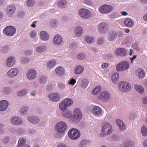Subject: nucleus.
Instances as JSON below:
<instances>
[{"label": "nucleus", "instance_id": "1", "mask_svg": "<svg viewBox=\"0 0 147 147\" xmlns=\"http://www.w3.org/2000/svg\"><path fill=\"white\" fill-rule=\"evenodd\" d=\"M82 117V113L79 108L75 109L73 112L72 116L70 119V121L74 123H78Z\"/></svg>", "mask_w": 147, "mask_h": 147}, {"label": "nucleus", "instance_id": "51", "mask_svg": "<svg viewBox=\"0 0 147 147\" xmlns=\"http://www.w3.org/2000/svg\"><path fill=\"white\" fill-rule=\"evenodd\" d=\"M9 48L8 46L3 47L1 49V51L2 53H6L9 50Z\"/></svg>", "mask_w": 147, "mask_h": 147}, {"label": "nucleus", "instance_id": "61", "mask_svg": "<svg viewBox=\"0 0 147 147\" xmlns=\"http://www.w3.org/2000/svg\"><path fill=\"white\" fill-rule=\"evenodd\" d=\"M9 137L7 136L5 137L3 139V142L4 144H7L8 142L9 141Z\"/></svg>", "mask_w": 147, "mask_h": 147}, {"label": "nucleus", "instance_id": "55", "mask_svg": "<svg viewBox=\"0 0 147 147\" xmlns=\"http://www.w3.org/2000/svg\"><path fill=\"white\" fill-rule=\"evenodd\" d=\"M136 114L135 113L133 112L130 113L128 115L129 119L131 120H134L136 118Z\"/></svg>", "mask_w": 147, "mask_h": 147}, {"label": "nucleus", "instance_id": "18", "mask_svg": "<svg viewBox=\"0 0 147 147\" xmlns=\"http://www.w3.org/2000/svg\"><path fill=\"white\" fill-rule=\"evenodd\" d=\"M16 63V59L12 56L8 57L6 61V65L8 67L13 66Z\"/></svg>", "mask_w": 147, "mask_h": 147}, {"label": "nucleus", "instance_id": "39", "mask_svg": "<svg viewBox=\"0 0 147 147\" xmlns=\"http://www.w3.org/2000/svg\"><path fill=\"white\" fill-rule=\"evenodd\" d=\"M89 84V81L86 79L82 80L81 85V87L83 89H85L87 87Z\"/></svg>", "mask_w": 147, "mask_h": 147}, {"label": "nucleus", "instance_id": "3", "mask_svg": "<svg viewBox=\"0 0 147 147\" xmlns=\"http://www.w3.org/2000/svg\"><path fill=\"white\" fill-rule=\"evenodd\" d=\"M73 100L70 98H66L62 101L59 105V108L61 111H63L67 109L73 104Z\"/></svg>", "mask_w": 147, "mask_h": 147}, {"label": "nucleus", "instance_id": "36", "mask_svg": "<svg viewBox=\"0 0 147 147\" xmlns=\"http://www.w3.org/2000/svg\"><path fill=\"white\" fill-rule=\"evenodd\" d=\"M28 107L27 106H24L22 107L20 111V115H24L26 114L28 112Z\"/></svg>", "mask_w": 147, "mask_h": 147}, {"label": "nucleus", "instance_id": "52", "mask_svg": "<svg viewBox=\"0 0 147 147\" xmlns=\"http://www.w3.org/2000/svg\"><path fill=\"white\" fill-rule=\"evenodd\" d=\"M86 57V55L83 53H80L77 55V58L78 59L82 60L84 59Z\"/></svg>", "mask_w": 147, "mask_h": 147}, {"label": "nucleus", "instance_id": "8", "mask_svg": "<svg viewBox=\"0 0 147 147\" xmlns=\"http://www.w3.org/2000/svg\"><path fill=\"white\" fill-rule=\"evenodd\" d=\"M98 98L104 102H107L109 101L110 98V93L106 91H102L98 95Z\"/></svg>", "mask_w": 147, "mask_h": 147}, {"label": "nucleus", "instance_id": "38", "mask_svg": "<svg viewBox=\"0 0 147 147\" xmlns=\"http://www.w3.org/2000/svg\"><path fill=\"white\" fill-rule=\"evenodd\" d=\"M134 88L136 90L140 93L142 94L144 92V88L141 85L137 84L135 85Z\"/></svg>", "mask_w": 147, "mask_h": 147}, {"label": "nucleus", "instance_id": "58", "mask_svg": "<svg viewBox=\"0 0 147 147\" xmlns=\"http://www.w3.org/2000/svg\"><path fill=\"white\" fill-rule=\"evenodd\" d=\"M113 58V55L111 54H108L105 57V59L108 60H111Z\"/></svg>", "mask_w": 147, "mask_h": 147}, {"label": "nucleus", "instance_id": "48", "mask_svg": "<svg viewBox=\"0 0 147 147\" xmlns=\"http://www.w3.org/2000/svg\"><path fill=\"white\" fill-rule=\"evenodd\" d=\"M35 2L34 0H27L26 5L29 7H32L34 5Z\"/></svg>", "mask_w": 147, "mask_h": 147}, {"label": "nucleus", "instance_id": "13", "mask_svg": "<svg viewBox=\"0 0 147 147\" xmlns=\"http://www.w3.org/2000/svg\"><path fill=\"white\" fill-rule=\"evenodd\" d=\"M19 73V70L17 68H12L7 73V76L9 78H13L16 76Z\"/></svg>", "mask_w": 147, "mask_h": 147}, {"label": "nucleus", "instance_id": "4", "mask_svg": "<svg viewBox=\"0 0 147 147\" xmlns=\"http://www.w3.org/2000/svg\"><path fill=\"white\" fill-rule=\"evenodd\" d=\"M67 128L66 123L63 121L57 123L55 127V130L59 134H63L65 132Z\"/></svg>", "mask_w": 147, "mask_h": 147}, {"label": "nucleus", "instance_id": "23", "mask_svg": "<svg viewBox=\"0 0 147 147\" xmlns=\"http://www.w3.org/2000/svg\"><path fill=\"white\" fill-rule=\"evenodd\" d=\"M117 36V32L114 31L109 32L107 36V40L109 42H113L115 40Z\"/></svg>", "mask_w": 147, "mask_h": 147}, {"label": "nucleus", "instance_id": "6", "mask_svg": "<svg viewBox=\"0 0 147 147\" xmlns=\"http://www.w3.org/2000/svg\"><path fill=\"white\" fill-rule=\"evenodd\" d=\"M80 133L78 129L72 128L70 130L68 133V136L72 140L78 139L80 136Z\"/></svg>", "mask_w": 147, "mask_h": 147}, {"label": "nucleus", "instance_id": "22", "mask_svg": "<svg viewBox=\"0 0 147 147\" xmlns=\"http://www.w3.org/2000/svg\"><path fill=\"white\" fill-rule=\"evenodd\" d=\"M123 24L125 26L128 28H131L134 25V22L131 18H127L125 19L123 21Z\"/></svg>", "mask_w": 147, "mask_h": 147}, {"label": "nucleus", "instance_id": "19", "mask_svg": "<svg viewBox=\"0 0 147 147\" xmlns=\"http://www.w3.org/2000/svg\"><path fill=\"white\" fill-rule=\"evenodd\" d=\"M55 72L57 76L61 77L64 75L65 71L64 69L62 67L58 66L56 68Z\"/></svg>", "mask_w": 147, "mask_h": 147}, {"label": "nucleus", "instance_id": "41", "mask_svg": "<svg viewBox=\"0 0 147 147\" xmlns=\"http://www.w3.org/2000/svg\"><path fill=\"white\" fill-rule=\"evenodd\" d=\"M59 24V21L56 19L52 20L50 22V26L52 28H56Z\"/></svg>", "mask_w": 147, "mask_h": 147}, {"label": "nucleus", "instance_id": "47", "mask_svg": "<svg viewBox=\"0 0 147 147\" xmlns=\"http://www.w3.org/2000/svg\"><path fill=\"white\" fill-rule=\"evenodd\" d=\"M58 88L60 90L64 89L66 87V85L62 82H59L57 84Z\"/></svg>", "mask_w": 147, "mask_h": 147}, {"label": "nucleus", "instance_id": "2", "mask_svg": "<svg viewBox=\"0 0 147 147\" xmlns=\"http://www.w3.org/2000/svg\"><path fill=\"white\" fill-rule=\"evenodd\" d=\"M112 132L111 125L108 123H105L102 126L101 132L100 136L104 137L105 135H109Z\"/></svg>", "mask_w": 147, "mask_h": 147}, {"label": "nucleus", "instance_id": "26", "mask_svg": "<svg viewBox=\"0 0 147 147\" xmlns=\"http://www.w3.org/2000/svg\"><path fill=\"white\" fill-rule=\"evenodd\" d=\"M8 102L6 100H2L0 101V111H3L8 107Z\"/></svg>", "mask_w": 147, "mask_h": 147}, {"label": "nucleus", "instance_id": "17", "mask_svg": "<svg viewBox=\"0 0 147 147\" xmlns=\"http://www.w3.org/2000/svg\"><path fill=\"white\" fill-rule=\"evenodd\" d=\"M48 97L50 100L53 102H57L60 99L59 95L57 93H51L48 95Z\"/></svg>", "mask_w": 147, "mask_h": 147}, {"label": "nucleus", "instance_id": "64", "mask_svg": "<svg viewBox=\"0 0 147 147\" xmlns=\"http://www.w3.org/2000/svg\"><path fill=\"white\" fill-rule=\"evenodd\" d=\"M56 147H67V145L64 143H59Z\"/></svg>", "mask_w": 147, "mask_h": 147}, {"label": "nucleus", "instance_id": "33", "mask_svg": "<svg viewBox=\"0 0 147 147\" xmlns=\"http://www.w3.org/2000/svg\"><path fill=\"white\" fill-rule=\"evenodd\" d=\"M67 3L66 0H60L57 3V6L60 8H64L67 5Z\"/></svg>", "mask_w": 147, "mask_h": 147}, {"label": "nucleus", "instance_id": "29", "mask_svg": "<svg viewBox=\"0 0 147 147\" xmlns=\"http://www.w3.org/2000/svg\"><path fill=\"white\" fill-rule=\"evenodd\" d=\"M83 30L81 26H76L75 28V34L76 36H80L83 33Z\"/></svg>", "mask_w": 147, "mask_h": 147}, {"label": "nucleus", "instance_id": "15", "mask_svg": "<svg viewBox=\"0 0 147 147\" xmlns=\"http://www.w3.org/2000/svg\"><path fill=\"white\" fill-rule=\"evenodd\" d=\"M11 122L16 125H22L23 123V121L20 117L14 116L11 119Z\"/></svg>", "mask_w": 147, "mask_h": 147}, {"label": "nucleus", "instance_id": "32", "mask_svg": "<svg viewBox=\"0 0 147 147\" xmlns=\"http://www.w3.org/2000/svg\"><path fill=\"white\" fill-rule=\"evenodd\" d=\"M111 78L112 81L114 84L117 83L119 81V74L117 72L114 73L112 75Z\"/></svg>", "mask_w": 147, "mask_h": 147}, {"label": "nucleus", "instance_id": "7", "mask_svg": "<svg viewBox=\"0 0 147 147\" xmlns=\"http://www.w3.org/2000/svg\"><path fill=\"white\" fill-rule=\"evenodd\" d=\"M16 30L14 26H6L3 30L4 34L8 36H12L16 33Z\"/></svg>", "mask_w": 147, "mask_h": 147}, {"label": "nucleus", "instance_id": "40", "mask_svg": "<svg viewBox=\"0 0 147 147\" xmlns=\"http://www.w3.org/2000/svg\"><path fill=\"white\" fill-rule=\"evenodd\" d=\"M26 141V140L24 138H20L18 141L17 147H23L25 144Z\"/></svg>", "mask_w": 147, "mask_h": 147}, {"label": "nucleus", "instance_id": "53", "mask_svg": "<svg viewBox=\"0 0 147 147\" xmlns=\"http://www.w3.org/2000/svg\"><path fill=\"white\" fill-rule=\"evenodd\" d=\"M21 62L23 63H26L30 61V59L25 57H22L20 59Z\"/></svg>", "mask_w": 147, "mask_h": 147}, {"label": "nucleus", "instance_id": "31", "mask_svg": "<svg viewBox=\"0 0 147 147\" xmlns=\"http://www.w3.org/2000/svg\"><path fill=\"white\" fill-rule=\"evenodd\" d=\"M62 112V115L63 117L68 118H71L72 116V111L69 109L61 111Z\"/></svg>", "mask_w": 147, "mask_h": 147}, {"label": "nucleus", "instance_id": "35", "mask_svg": "<svg viewBox=\"0 0 147 147\" xmlns=\"http://www.w3.org/2000/svg\"><path fill=\"white\" fill-rule=\"evenodd\" d=\"M84 70L83 66L81 65H78L76 67L75 69V72L76 74H82Z\"/></svg>", "mask_w": 147, "mask_h": 147}, {"label": "nucleus", "instance_id": "46", "mask_svg": "<svg viewBox=\"0 0 147 147\" xmlns=\"http://www.w3.org/2000/svg\"><path fill=\"white\" fill-rule=\"evenodd\" d=\"M3 92L5 94H8L11 93V88L8 87L4 88L3 90Z\"/></svg>", "mask_w": 147, "mask_h": 147}, {"label": "nucleus", "instance_id": "43", "mask_svg": "<svg viewBox=\"0 0 147 147\" xmlns=\"http://www.w3.org/2000/svg\"><path fill=\"white\" fill-rule=\"evenodd\" d=\"M27 90L26 89H24L18 91L17 95L18 96L22 97L25 95L27 93Z\"/></svg>", "mask_w": 147, "mask_h": 147}, {"label": "nucleus", "instance_id": "49", "mask_svg": "<svg viewBox=\"0 0 147 147\" xmlns=\"http://www.w3.org/2000/svg\"><path fill=\"white\" fill-rule=\"evenodd\" d=\"M47 78L46 76H41L39 79V82L41 84H44L47 82Z\"/></svg>", "mask_w": 147, "mask_h": 147}, {"label": "nucleus", "instance_id": "30", "mask_svg": "<svg viewBox=\"0 0 147 147\" xmlns=\"http://www.w3.org/2000/svg\"><path fill=\"white\" fill-rule=\"evenodd\" d=\"M116 123L119 129L121 131H124L125 129V125L124 123L121 120L118 119L116 121Z\"/></svg>", "mask_w": 147, "mask_h": 147}, {"label": "nucleus", "instance_id": "63", "mask_svg": "<svg viewBox=\"0 0 147 147\" xmlns=\"http://www.w3.org/2000/svg\"><path fill=\"white\" fill-rule=\"evenodd\" d=\"M142 102L144 104H147V96H144L143 98Z\"/></svg>", "mask_w": 147, "mask_h": 147}, {"label": "nucleus", "instance_id": "21", "mask_svg": "<svg viewBox=\"0 0 147 147\" xmlns=\"http://www.w3.org/2000/svg\"><path fill=\"white\" fill-rule=\"evenodd\" d=\"M16 8L13 4L8 6L6 10V13L8 16H11L14 13Z\"/></svg>", "mask_w": 147, "mask_h": 147}, {"label": "nucleus", "instance_id": "54", "mask_svg": "<svg viewBox=\"0 0 147 147\" xmlns=\"http://www.w3.org/2000/svg\"><path fill=\"white\" fill-rule=\"evenodd\" d=\"M123 147H132V142L129 141H125L123 145Z\"/></svg>", "mask_w": 147, "mask_h": 147}, {"label": "nucleus", "instance_id": "14", "mask_svg": "<svg viewBox=\"0 0 147 147\" xmlns=\"http://www.w3.org/2000/svg\"><path fill=\"white\" fill-rule=\"evenodd\" d=\"M37 75L36 71L34 69H30L28 70L26 74V76L29 80H32L35 79Z\"/></svg>", "mask_w": 147, "mask_h": 147}, {"label": "nucleus", "instance_id": "16", "mask_svg": "<svg viewBox=\"0 0 147 147\" xmlns=\"http://www.w3.org/2000/svg\"><path fill=\"white\" fill-rule=\"evenodd\" d=\"M27 119L30 123L34 124H37L39 123L40 121L39 117L34 115L28 116L27 117Z\"/></svg>", "mask_w": 147, "mask_h": 147}, {"label": "nucleus", "instance_id": "12", "mask_svg": "<svg viewBox=\"0 0 147 147\" xmlns=\"http://www.w3.org/2000/svg\"><path fill=\"white\" fill-rule=\"evenodd\" d=\"M78 14L80 17L84 18H88L91 16L90 12L84 9H80L79 11Z\"/></svg>", "mask_w": 147, "mask_h": 147}, {"label": "nucleus", "instance_id": "56", "mask_svg": "<svg viewBox=\"0 0 147 147\" xmlns=\"http://www.w3.org/2000/svg\"><path fill=\"white\" fill-rule=\"evenodd\" d=\"M25 130L22 128H19L16 131L17 133L20 135L23 134L25 133Z\"/></svg>", "mask_w": 147, "mask_h": 147}, {"label": "nucleus", "instance_id": "60", "mask_svg": "<svg viewBox=\"0 0 147 147\" xmlns=\"http://www.w3.org/2000/svg\"><path fill=\"white\" fill-rule=\"evenodd\" d=\"M104 39L103 38H99L97 40V43L99 45H102L104 42Z\"/></svg>", "mask_w": 147, "mask_h": 147}, {"label": "nucleus", "instance_id": "9", "mask_svg": "<svg viewBox=\"0 0 147 147\" xmlns=\"http://www.w3.org/2000/svg\"><path fill=\"white\" fill-rule=\"evenodd\" d=\"M98 29L99 31L102 34H105L107 33L109 30L108 24L105 22H102L99 23Z\"/></svg>", "mask_w": 147, "mask_h": 147}, {"label": "nucleus", "instance_id": "25", "mask_svg": "<svg viewBox=\"0 0 147 147\" xmlns=\"http://www.w3.org/2000/svg\"><path fill=\"white\" fill-rule=\"evenodd\" d=\"M136 73V75L139 79H142L144 78L146 75L145 71L141 68H139L137 69Z\"/></svg>", "mask_w": 147, "mask_h": 147}, {"label": "nucleus", "instance_id": "10", "mask_svg": "<svg viewBox=\"0 0 147 147\" xmlns=\"http://www.w3.org/2000/svg\"><path fill=\"white\" fill-rule=\"evenodd\" d=\"M129 67L128 63L125 61H122L118 64L116 66V70L117 71H125Z\"/></svg>", "mask_w": 147, "mask_h": 147}, {"label": "nucleus", "instance_id": "27", "mask_svg": "<svg viewBox=\"0 0 147 147\" xmlns=\"http://www.w3.org/2000/svg\"><path fill=\"white\" fill-rule=\"evenodd\" d=\"M115 53L117 55L121 56H124L126 54V51L123 48L117 49L115 51Z\"/></svg>", "mask_w": 147, "mask_h": 147}, {"label": "nucleus", "instance_id": "62", "mask_svg": "<svg viewBox=\"0 0 147 147\" xmlns=\"http://www.w3.org/2000/svg\"><path fill=\"white\" fill-rule=\"evenodd\" d=\"M31 85L32 87L35 88L38 86V83L36 82H34L31 83Z\"/></svg>", "mask_w": 147, "mask_h": 147}, {"label": "nucleus", "instance_id": "28", "mask_svg": "<svg viewBox=\"0 0 147 147\" xmlns=\"http://www.w3.org/2000/svg\"><path fill=\"white\" fill-rule=\"evenodd\" d=\"M40 37L41 39L44 41H47L49 38V35L46 31H42L40 33Z\"/></svg>", "mask_w": 147, "mask_h": 147}, {"label": "nucleus", "instance_id": "37", "mask_svg": "<svg viewBox=\"0 0 147 147\" xmlns=\"http://www.w3.org/2000/svg\"><path fill=\"white\" fill-rule=\"evenodd\" d=\"M47 49L46 47L43 45H40L37 47L35 48L36 51L38 53H42L45 51Z\"/></svg>", "mask_w": 147, "mask_h": 147}, {"label": "nucleus", "instance_id": "5", "mask_svg": "<svg viewBox=\"0 0 147 147\" xmlns=\"http://www.w3.org/2000/svg\"><path fill=\"white\" fill-rule=\"evenodd\" d=\"M118 86L121 91L125 92L129 91L131 88L130 83L124 81L120 82L118 84Z\"/></svg>", "mask_w": 147, "mask_h": 147}, {"label": "nucleus", "instance_id": "34", "mask_svg": "<svg viewBox=\"0 0 147 147\" xmlns=\"http://www.w3.org/2000/svg\"><path fill=\"white\" fill-rule=\"evenodd\" d=\"M56 61L55 60L52 59L47 63L46 66L48 68L51 69L54 67L56 64Z\"/></svg>", "mask_w": 147, "mask_h": 147}, {"label": "nucleus", "instance_id": "11", "mask_svg": "<svg viewBox=\"0 0 147 147\" xmlns=\"http://www.w3.org/2000/svg\"><path fill=\"white\" fill-rule=\"evenodd\" d=\"M113 9L112 6L107 5H105L100 7L99 11L100 13L105 14L108 13L111 11Z\"/></svg>", "mask_w": 147, "mask_h": 147}, {"label": "nucleus", "instance_id": "24", "mask_svg": "<svg viewBox=\"0 0 147 147\" xmlns=\"http://www.w3.org/2000/svg\"><path fill=\"white\" fill-rule=\"evenodd\" d=\"M92 112L94 115L98 116L101 113L102 109L99 106H95L92 108Z\"/></svg>", "mask_w": 147, "mask_h": 147}, {"label": "nucleus", "instance_id": "44", "mask_svg": "<svg viewBox=\"0 0 147 147\" xmlns=\"http://www.w3.org/2000/svg\"><path fill=\"white\" fill-rule=\"evenodd\" d=\"M141 132L143 136L146 137L147 136V128L145 125H143L142 126Z\"/></svg>", "mask_w": 147, "mask_h": 147}, {"label": "nucleus", "instance_id": "57", "mask_svg": "<svg viewBox=\"0 0 147 147\" xmlns=\"http://www.w3.org/2000/svg\"><path fill=\"white\" fill-rule=\"evenodd\" d=\"M36 33L34 30H33L31 32L30 34V37L32 38H34L36 36Z\"/></svg>", "mask_w": 147, "mask_h": 147}, {"label": "nucleus", "instance_id": "50", "mask_svg": "<svg viewBox=\"0 0 147 147\" xmlns=\"http://www.w3.org/2000/svg\"><path fill=\"white\" fill-rule=\"evenodd\" d=\"M101 90V88L100 86H98L95 88L93 91L92 94L95 95L98 94Z\"/></svg>", "mask_w": 147, "mask_h": 147}, {"label": "nucleus", "instance_id": "59", "mask_svg": "<svg viewBox=\"0 0 147 147\" xmlns=\"http://www.w3.org/2000/svg\"><path fill=\"white\" fill-rule=\"evenodd\" d=\"M76 82V80L72 78L69 81L68 83V84L69 85L73 86L75 85Z\"/></svg>", "mask_w": 147, "mask_h": 147}, {"label": "nucleus", "instance_id": "42", "mask_svg": "<svg viewBox=\"0 0 147 147\" xmlns=\"http://www.w3.org/2000/svg\"><path fill=\"white\" fill-rule=\"evenodd\" d=\"M84 40L88 43H92L94 41V38L90 37L88 36H85L84 37Z\"/></svg>", "mask_w": 147, "mask_h": 147}, {"label": "nucleus", "instance_id": "20", "mask_svg": "<svg viewBox=\"0 0 147 147\" xmlns=\"http://www.w3.org/2000/svg\"><path fill=\"white\" fill-rule=\"evenodd\" d=\"M63 40L61 36L58 34L55 35L53 38V42L55 45H60Z\"/></svg>", "mask_w": 147, "mask_h": 147}, {"label": "nucleus", "instance_id": "45", "mask_svg": "<svg viewBox=\"0 0 147 147\" xmlns=\"http://www.w3.org/2000/svg\"><path fill=\"white\" fill-rule=\"evenodd\" d=\"M90 143V140H82L81 142L80 145L79 146L80 147H84L86 146L87 145L89 144Z\"/></svg>", "mask_w": 147, "mask_h": 147}]
</instances>
